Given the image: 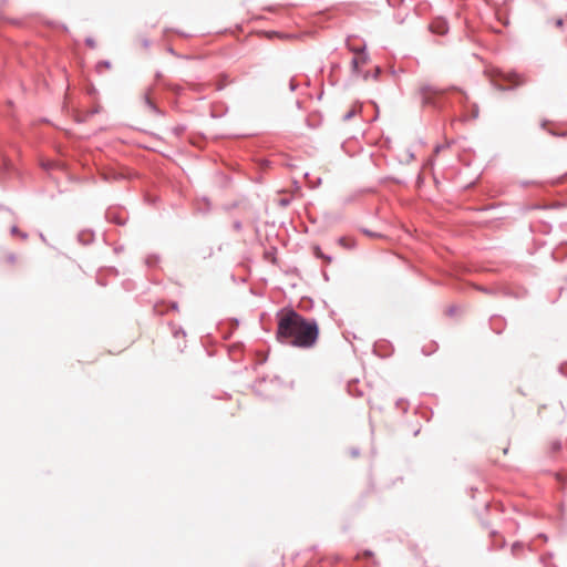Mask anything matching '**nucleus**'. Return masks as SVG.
Masks as SVG:
<instances>
[{
  "mask_svg": "<svg viewBox=\"0 0 567 567\" xmlns=\"http://www.w3.org/2000/svg\"><path fill=\"white\" fill-rule=\"evenodd\" d=\"M318 336V324L306 320L296 311H289L279 320L277 337L281 342L298 348H311L316 344Z\"/></svg>",
  "mask_w": 567,
  "mask_h": 567,
  "instance_id": "nucleus-1",
  "label": "nucleus"
},
{
  "mask_svg": "<svg viewBox=\"0 0 567 567\" xmlns=\"http://www.w3.org/2000/svg\"><path fill=\"white\" fill-rule=\"evenodd\" d=\"M444 93L443 90H440L435 86L426 85L422 87V95L424 103H433V99L435 96H440Z\"/></svg>",
  "mask_w": 567,
  "mask_h": 567,
  "instance_id": "nucleus-2",
  "label": "nucleus"
},
{
  "mask_svg": "<svg viewBox=\"0 0 567 567\" xmlns=\"http://www.w3.org/2000/svg\"><path fill=\"white\" fill-rule=\"evenodd\" d=\"M522 79L516 73H508L503 76V83L499 84L502 89H512L514 86H517L522 83Z\"/></svg>",
  "mask_w": 567,
  "mask_h": 567,
  "instance_id": "nucleus-3",
  "label": "nucleus"
},
{
  "mask_svg": "<svg viewBox=\"0 0 567 567\" xmlns=\"http://www.w3.org/2000/svg\"><path fill=\"white\" fill-rule=\"evenodd\" d=\"M352 51L357 53V56H354L352 60V65L355 70H358L360 65L365 64L367 56L363 52V49H352Z\"/></svg>",
  "mask_w": 567,
  "mask_h": 567,
  "instance_id": "nucleus-4",
  "label": "nucleus"
},
{
  "mask_svg": "<svg viewBox=\"0 0 567 567\" xmlns=\"http://www.w3.org/2000/svg\"><path fill=\"white\" fill-rule=\"evenodd\" d=\"M431 30L434 33L443 35L447 32L449 27H447L446 22H444V21H435L431 24Z\"/></svg>",
  "mask_w": 567,
  "mask_h": 567,
  "instance_id": "nucleus-5",
  "label": "nucleus"
},
{
  "mask_svg": "<svg viewBox=\"0 0 567 567\" xmlns=\"http://www.w3.org/2000/svg\"><path fill=\"white\" fill-rule=\"evenodd\" d=\"M545 410H547V406H545V405H544V406H539V409H538V415H539L540 417H543V413H544V411H545Z\"/></svg>",
  "mask_w": 567,
  "mask_h": 567,
  "instance_id": "nucleus-6",
  "label": "nucleus"
},
{
  "mask_svg": "<svg viewBox=\"0 0 567 567\" xmlns=\"http://www.w3.org/2000/svg\"><path fill=\"white\" fill-rule=\"evenodd\" d=\"M141 43L142 45L146 47L147 45V41L145 39H141Z\"/></svg>",
  "mask_w": 567,
  "mask_h": 567,
  "instance_id": "nucleus-7",
  "label": "nucleus"
}]
</instances>
